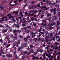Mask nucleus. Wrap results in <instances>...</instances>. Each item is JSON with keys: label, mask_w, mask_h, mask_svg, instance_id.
<instances>
[{"label": "nucleus", "mask_w": 60, "mask_h": 60, "mask_svg": "<svg viewBox=\"0 0 60 60\" xmlns=\"http://www.w3.org/2000/svg\"><path fill=\"white\" fill-rule=\"evenodd\" d=\"M55 22H53L52 23V24H49L48 25V26H54V25H55Z\"/></svg>", "instance_id": "obj_1"}, {"label": "nucleus", "mask_w": 60, "mask_h": 60, "mask_svg": "<svg viewBox=\"0 0 60 60\" xmlns=\"http://www.w3.org/2000/svg\"><path fill=\"white\" fill-rule=\"evenodd\" d=\"M20 41V40H18V41H17V43L15 44L16 46V47H19V45H18V44L19 43Z\"/></svg>", "instance_id": "obj_2"}, {"label": "nucleus", "mask_w": 60, "mask_h": 60, "mask_svg": "<svg viewBox=\"0 0 60 60\" xmlns=\"http://www.w3.org/2000/svg\"><path fill=\"white\" fill-rule=\"evenodd\" d=\"M7 30H8L7 29H6L4 30H2V33H6V32L7 31Z\"/></svg>", "instance_id": "obj_3"}, {"label": "nucleus", "mask_w": 60, "mask_h": 60, "mask_svg": "<svg viewBox=\"0 0 60 60\" xmlns=\"http://www.w3.org/2000/svg\"><path fill=\"white\" fill-rule=\"evenodd\" d=\"M57 23V26H56L57 27L58 26H59V25L60 24V22H59L58 21H57L56 22Z\"/></svg>", "instance_id": "obj_4"}, {"label": "nucleus", "mask_w": 60, "mask_h": 60, "mask_svg": "<svg viewBox=\"0 0 60 60\" xmlns=\"http://www.w3.org/2000/svg\"><path fill=\"white\" fill-rule=\"evenodd\" d=\"M23 47L21 46V47H19L18 49V50L19 51H21V49H23Z\"/></svg>", "instance_id": "obj_5"}, {"label": "nucleus", "mask_w": 60, "mask_h": 60, "mask_svg": "<svg viewBox=\"0 0 60 60\" xmlns=\"http://www.w3.org/2000/svg\"><path fill=\"white\" fill-rule=\"evenodd\" d=\"M38 57H35V56H34L33 58L32 59H34V60L35 59H38Z\"/></svg>", "instance_id": "obj_6"}, {"label": "nucleus", "mask_w": 60, "mask_h": 60, "mask_svg": "<svg viewBox=\"0 0 60 60\" xmlns=\"http://www.w3.org/2000/svg\"><path fill=\"white\" fill-rule=\"evenodd\" d=\"M6 17H5V16H4V17H3L2 18V20H0V22L1 21H4V19Z\"/></svg>", "instance_id": "obj_7"}, {"label": "nucleus", "mask_w": 60, "mask_h": 60, "mask_svg": "<svg viewBox=\"0 0 60 60\" xmlns=\"http://www.w3.org/2000/svg\"><path fill=\"white\" fill-rule=\"evenodd\" d=\"M25 33H28L30 32L29 30H27L26 31H24Z\"/></svg>", "instance_id": "obj_8"}, {"label": "nucleus", "mask_w": 60, "mask_h": 60, "mask_svg": "<svg viewBox=\"0 0 60 60\" xmlns=\"http://www.w3.org/2000/svg\"><path fill=\"white\" fill-rule=\"evenodd\" d=\"M19 13L18 11H15L13 12V13H15V14H18Z\"/></svg>", "instance_id": "obj_9"}, {"label": "nucleus", "mask_w": 60, "mask_h": 60, "mask_svg": "<svg viewBox=\"0 0 60 60\" xmlns=\"http://www.w3.org/2000/svg\"><path fill=\"white\" fill-rule=\"evenodd\" d=\"M55 47L56 48H55V49L56 50V49H57H57H59V48L58 47H57V45L55 46Z\"/></svg>", "instance_id": "obj_10"}, {"label": "nucleus", "mask_w": 60, "mask_h": 60, "mask_svg": "<svg viewBox=\"0 0 60 60\" xmlns=\"http://www.w3.org/2000/svg\"><path fill=\"white\" fill-rule=\"evenodd\" d=\"M33 11V12H34V13H36V12H37L38 11H30V13H31V12H32Z\"/></svg>", "instance_id": "obj_11"}, {"label": "nucleus", "mask_w": 60, "mask_h": 60, "mask_svg": "<svg viewBox=\"0 0 60 60\" xmlns=\"http://www.w3.org/2000/svg\"><path fill=\"white\" fill-rule=\"evenodd\" d=\"M27 21H26L25 20V21H23L22 23H25V24H26V23H27Z\"/></svg>", "instance_id": "obj_12"}, {"label": "nucleus", "mask_w": 60, "mask_h": 60, "mask_svg": "<svg viewBox=\"0 0 60 60\" xmlns=\"http://www.w3.org/2000/svg\"><path fill=\"white\" fill-rule=\"evenodd\" d=\"M39 6H40V4H38L37 5V6H35V8H37V7H39Z\"/></svg>", "instance_id": "obj_13"}, {"label": "nucleus", "mask_w": 60, "mask_h": 60, "mask_svg": "<svg viewBox=\"0 0 60 60\" xmlns=\"http://www.w3.org/2000/svg\"><path fill=\"white\" fill-rule=\"evenodd\" d=\"M27 2L25 5L23 7V8H26L27 5Z\"/></svg>", "instance_id": "obj_14"}, {"label": "nucleus", "mask_w": 60, "mask_h": 60, "mask_svg": "<svg viewBox=\"0 0 60 60\" xmlns=\"http://www.w3.org/2000/svg\"><path fill=\"white\" fill-rule=\"evenodd\" d=\"M11 45L10 44H8L6 46V47L7 48H8L9 47H10V46Z\"/></svg>", "instance_id": "obj_15"}, {"label": "nucleus", "mask_w": 60, "mask_h": 60, "mask_svg": "<svg viewBox=\"0 0 60 60\" xmlns=\"http://www.w3.org/2000/svg\"><path fill=\"white\" fill-rule=\"evenodd\" d=\"M27 29V27H24V28H22L21 29L22 30H23L24 29Z\"/></svg>", "instance_id": "obj_16"}, {"label": "nucleus", "mask_w": 60, "mask_h": 60, "mask_svg": "<svg viewBox=\"0 0 60 60\" xmlns=\"http://www.w3.org/2000/svg\"><path fill=\"white\" fill-rule=\"evenodd\" d=\"M16 32L17 33H19L21 32V31L20 30H17L16 31Z\"/></svg>", "instance_id": "obj_17"}, {"label": "nucleus", "mask_w": 60, "mask_h": 60, "mask_svg": "<svg viewBox=\"0 0 60 60\" xmlns=\"http://www.w3.org/2000/svg\"><path fill=\"white\" fill-rule=\"evenodd\" d=\"M1 51H3V50H2V49H1V50H0V52H1V53L0 54V56H1V54H2H2H4V52H1Z\"/></svg>", "instance_id": "obj_18"}, {"label": "nucleus", "mask_w": 60, "mask_h": 60, "mask_svg": "<svg viewBox=\"0 0 60 60\" xmlns=\"http://www.w3.org/2000/svg\"><path fill=\"white\" fill-rule=\"evenodd\" d=\"M34 13H33L31 15V13H30L29 14V16H30V15H31V16H33V15H34Z\"/></svg>", "instance_id": "obj_19"}, {"label": "nucleus", "mask_w": 60, "mask_h": 60, "mask_svg": "<svg viewBox=\"0 0 60 60\" xmlns=\"http://www.w3.org/2000/svg\"><path fill=\"white\" fill-rule=\"evenodd\" d=\"M59 7V5H56V7L57 8H58Z\"/></svg>", "instance_id": "obj_20"}, {"label": "nucleus", "mask_w": 60, "mask_h": 60, "mask_svg": "<svg viewBox=\"0 0 60 60\" xmlns=\"http://www.w3.org/2000/svg\"><path fill=\"white\" fill-rule=\"evenodd\" d=\"M18 39V37H15L14 38V40H17Z\"/></svg>", "instance_id": "obj_21"}, {"label": "nucleus", "mask_w": 60, "mask_h": 60, "mask_svg": "<svg viewBox=\"0 0 60 60\" xmlns=\"http://www.w3.org/2000/svg\"><path fill=\"white\" fill-rule=\"evenodd\" d=\"M25 43L24 44V46L25 47H26V44H27V43H26V42H25Z\"/></svg>", "instance_id": "obj_22"}, {"label": "nucleus", "mask_w": 60, "mask_h": 60, "mask_svg": "<svg viewBox=\"0 0 60 60\" xmlns=\"http://www.w3.org/2000/svg\"><path fill=\"white\" fill-rule=\"evenodd\" d=\"M33 45H30V49H32L33 48Z\"/></svg>", "instance_id": "obj_23"}, {"label": "nucleus", "mask_w": 60, "mask_h": 60, "mask_svg": "<svg viewBox=\"0 0 60 60\" xmlns=\"http://www.w3.org/2000/svg\"><path fill=\"white\" fill-rule=\"evenodd\" d=\"M31 52V53H34V50L33 49H31L30 51Z\"/></svg>", "instance_id": "obj_24"}, {"label": "nucleus", "mask_w": 60, "mask_h": 60, "mask_svg": "<svg viewBox=\"0 0 60 60\" xmlns=\"http://www.w3.org/2000/svg\"><path fill=\"white\" fill-rule=\"evenodd\" d=\"M15 56L17 59H18V57L17 56V54H15Z\"/></svg>", "instance_id": "obj_25"}, {"label": "nucleus", "mask_w": 60, "mask_h": 60, "mask_svg": "<svg viewBox=\"0 0 60 60\" xmlns=\"http://www.w3.org/2000/svg\"><path fill=\"white\" fill-rule=\"evenodd\" d=\"M37 52H40V49H38Z\"/></svg>", "instance_id": "obj_26"}, {"label": "nucleus", "mask_w": 60, "mask_h": 60, "mask_svg": "<svg viewBox=\"0 0 60 60\" xmlns=\"http://www.w3.org/2000/svg\"><path fill=\"white\" fill-rule=\"evenodd\" d=\"M43 28H44V27H41V28L40 29L41 30H42V29H43Z\"/></svg>", "instance_id": "obj_27"}, {"label": "nucleus", "mask_w": 60, "mask_h": 60, "mask_svg": "<svg viewBox=\"0 0 60 60\" xmlns=\"http://www.w3.org/2000/svg\"><path fill=\"white\" fill-rule=\"evenodd\" d=\"M8 43H10L11 42V41L9 40H8Z\"/></svg>", "instance_id": "obj_28"}, {"label": "nucleus", "mask_w": 60, "mask_h": 60, "mask_svg": "<svg viewBox=\"0 0 60 60\" xmlns=\"http://www.w3.org/2000/svg\"><path fill=\"white\" fill-rule=\"evenodd\" d=\"M55 45H59V43H58L56 42L55 44Z\"/></svg>", "instance_id": "obj_29"}, {"label": "nucleus", "mask_w": 60, "mask_h": 60, "mask_svg": "<svg viewBox=\"0 0 60 60\" xmlns=\"http://www.w3.org/2000/svg\"><path fill=\"white\" fill-rule=\"evenodd\" d=\"M0 41L1 42L3 43V40L2 39H0Z\"/></svg>", "instance_id": "obj_30"}, {"label": "nucleus", "mask_w": 60, "mask_h": 60, "mask_svg": "<svg viewBox=\"0 0 60 60\" xmlns=\"http://www.w3.org/2000/svg\"><path fill=\"white\" fill-rule=\"evenodd\" d=\"M13 33H15L16 32V30H15L13 31Z\"/></svg>", "instance_id": "obj_31"}, {"label": "nucleus", "mask_w": 60, "mask_h": 60, "mask_svg": "<svg viewBox=\"0 0 60 60\" xmlns=\"http://www.w3.org/2000/svg\"><path fill=\"white\" fill-rule=\"evenodd\" d=\"M33 25L34 26H36V24L35 23H34L33 24Z\"/></svg>", "instance_id": "obj_32"}, {"label": "nucleus", "mask_w": 60, "mask_h": 60, "mask_svg": "<svg viewBox=\"0 0 60 60\" xmlns=\"http://www.w3.org/2000/svg\"><path fill=\"white\" fill-rule=\"evenodd\" d=\"M37 54V52H35L34 53V55L35 56H36V54Z\"/></svg>", "instance_id": "obj_33"}, {"label": "nucleus", "mask_w": 60, "mask_h": 60, "mask_svg": "<svg viewBox=\"0 0 60 60\" xmlns=\"http://www.w3.org/2000/svg\"><path fill=\"white\" fill-rule=\"evenodd\" d=\"M31 7L32 9H33L34 8V6H31Z\"/></svg>", "instance_id": "obj_34"}, {"label": "nucleus", "mask_w": 60, "mask_h": 60, "mask_svg": "<svg viewBox=\"0 0 60 60\" xmlns=\"http://www.w3.org/2000/svg\"><path fill=\"white\" fill-rule=\"evenodd\" d=\"M48 57H51V55L50 54H49Z\"/></svg>", "instance_id": "obj_35"}, {"label": "nucleus", "mask_w": 60, "mask_h": 60, "mask_svg": "<svg viewBox=\"0 0 60 60\" xmlns=\"http://www.w3.org/2000/svg\"><path fill=\"white\" fill-rule=\"evenodd\" d=\"M41 41H42V42H43V41H44V40H43V38H41Z\"/></svg>", "instance_id": "obj_36"}, {"label": "nucleus", "mask_w": 60, "mask_h": 60, "mask_svg": "<svg viewBox=\"0 0 60 60\" xmlns=\"http://www.w3.org/2000/svg\"><path fill=\"white\" fill-rule=\"evenodd\" d=\"M50 15H51L50 14H48L47 15V17H49V16H50Z\"/></svg>", "instance_id": "obj_37"}, {"label": "nucleus", "mask_w": 60, "mask_h": 60, "mask_svg": "<svg viewBox=\"0 0 60 60\" xmlns=\"http://www.w3.org/2000/svg\"><path fill=\"white\" fill-rule=\"evenodd\" d=\"M7 57H9V56H10V55L7 54Z\"/></svg>", "instance_id": "obj_38"}, {"label": "nucleus", "mask_w": 60, "mask_h": 60, "mask_svg": "<svg viewBox=\"0 0 60 60\" xmlns=\"http://www.w3.org/2000/svg\"><path fill=\"white\" fill-rule=\"evenodd\" d=\"M40 52H41V53H42V52H43V50L42 49H41L40 50Z\"/></svg>", "instance_id": "obj_39"}, {"label": "nucleus", "mask_w": 60, "mask_h": 60, "mask_svg": "<svg viewBox=\"0 0 60 60\" xmlns=\"http://www.w3.org/2000/svg\"><path fill=\"white\" fill-rule=\"evenodd\" d=\"M56 19H57V16H55L54 19H55V20H56Z\"/></svg>", "instance_id": "obj_40"}, {"label": "nucleus", "mask_w": 60, "mask_h": 60, "mask_svg": "<svg viewBox=\"0 0 60 60\" xmlns=\"http://www.w3.org/2000/svg\"><path fill=\"white\" fill-rule=\"evenodd\" d=\"M51 4L52 5H54V4H56V3H51Z\"/></svg>", "instance_id": "obj_41"}, {"label": "nucleus", "mask_w": 60, "mask_h": 60, "mask_svg": "<svg viewBox=\"0 0 60 60\" xmlns=\"http://www.w3.org/2000/svg\"><path fill=\"white\" fill-rule=\"evenodd\" d=\"M14 49L15 50H16V49H17V48H16V47L15 46L14 47Z\"/></svg>", "instance_id": "obj_42"}, {"label": "nucleus", "mask_w": 60, "mask_h": 60, "mask_svg": "<svg viewBox=\"0 0 60 60\" xmlns=\"http://www.w3.org/2000/svg\"><path fill=\"white\" fill-rule=\"evenodd\" d=\"M15 54H16V51H15L14 52V55H15Z\"/></svg>", "instance_id": "obj_43"}, {"label": "nucleus", "mask_w": 60, "mask_h": 60, "mask_svg": "<svg viewBox=\"0 0 60 60\" xmlns=\"http://www.w3.org/2000/svg\"><path fill=\"white\" fill-rule=\"evenodd\" d=\"M56 52H56V51H55V52H54V53H53V55H55V54L56 53Z\"/></svg>", "instance_id": "obj_44"}, {"label": "nucleus", "mask_w": 60, "mask_h": 60, "mask_svg": "<svg viewBox=\"0 0 60 60\" xmlns=\"http://www.w3.org/2000/svg\"><path fill=\"white\" fill-rule=\"evenodd\" d=\"M48 34H49V35H50V36L51 37L52 36V34H49V33H48Z\"/></svg>", "instance_id": "obj_45"}, {"label": "nucleus", "mask_w": 60, "mask_h": 60, "mask_svg": "<svg viewBox=\"0 0 60 60\" xmlns=\"http://www.w3.org/2000/svg\"><path fill=\"white\" fill-rule=\"evenodd\" d=\"M24 40L25 41H27V39H26V38H24Z\"/></svg>", "instance_id": "obj_46"}, {"label": "nucleus", "mask_w": 60, "mask_h": 60, "mask_svg": "<svg viewBox=\"0 0 60 60\" xmlns=\"http://www.w3.org/2000/svg\"><path fill=\"white\" fill-rule=\"evenodd\" d=\"M56 4H57V3H58V1L57 0H56Z\"/></svg>", "instance_id": "obj_47"}, {"label": "nucleus", "mask_w": 60, "mask_h": 60, "mask_svg": "<svg viewBox=\"0 0 60 60\" xmlns=\"http://www.w3.org/2000/svg\"><path fill=\"white\" fill-rule=\"evenodd\" d=\"M25 13L26 15H28V14L27 12H25Z\"/></svg>", "instance_id": "obj_48"}, {"label": "nucleus", "mask_w": 60, "mask_h": 60, "mask_svg": "<svg viewBox=\"0 0 60 60\" xmlns=\"http://www.w3.org/2000/svg\"><path fill=\"white\" fill-rule=\"evenodd\" d=\"M22 26H26V25L25 24H23L22 25Z\"/></svg>", "instance_id": "obj_49"}, {"label": "nucleus", "mask_w": 60, "mask_h": 60, "mask_svg": "<svg viewBox=\"0 0 60 60\" xmlns=\"http://www.w3.org/2000/svg\"><path fill=\"white\" fill-rule=\"evenodd\" d=\"M24 54H26V53H27V52H26V51H25L24 52Z\"/></svg>", "instance_id": "obj_50"}, {"label": "nucleus", "mask_w": 60, "mask_h": 60, "mask_svg": "<svg viewBox=\"0 0 60 60\" xmlns=\"http://www.w3.org/2000/svg\"><path fill=\"white\" fill-rule=\"evenodd\" d=\"M37 40V38H35L34 39V41H36V40Z\"/></svg>", "instance_id": "obj_51"}, {"label": "nucleus", "mask_w": 60, "mask_h": 60, "mask_svg": "<svg viewBox=\"0 0 60 60\" xmlns=\"http://www.w3.org/2000/svg\"><path fill=\"white\" fill-rule=\"evenodd\" d=\"M56 11H54L53 12V14H54L55 15L56 14Z\"/></svg>", "instance_id": "obj_52"}, {"label": "nucleus", "mask_w": 60, "mask_h": 60, "mask_svg": "<svg viewBox=\"0 0 60 60\" xmlns=\"http://www.w3.org/2000/svg\"><path fill=\"white\" fill-rule=\"evenodd\" d=\"M47 25V24L46 23H45L44 24V26H46Z\"/></svg>", "instance_id": "obj_53"}, {"label": "nucleus", "mask_w": 60, "mask_h": 60, "mask_svg": "<svg viewBox=\"0 0 60 60\" xmlns=\"http://www.w3.org/2000/svg\"><path fill=\"white\" fill-rule=\"evenodd\" d=\"M26 38H27V39H28V38H30V37L29 36H27V37Z\"/></svg>", "instance_id": "obj_54"}, {"label": "nucleus", "mask_w": 60, "mask_h": 60, "mask_svg": "<svg viewBox=\"0 0 60 60\" xmlns=\"http://www.w3.org/2000/svg\"><path fill=\"white\" fill-rule=\"evenodd\" d=\"M51 4V2H49V5H50V4Z\"/></svg>", "instance_id": "obj_55"}, {"label": "nucleus", "mask_w": 60, "mask_h": 60, "mask_svg": "<svg viewBox=\"0 0 60 60\" xmlns=\"http://www.w3.org/2000/svg\"><path fill=\"white\" fill-rule=\"evenodd\" d=\"M50 12H52V11H53V9H51L50 10Z\"/></svg>", "instance_id": "obj_56"}, {"label": "nucleus", "mask_w": 60, "mask_h": 60, "mask_svg": "<svg viewBox=\"0 0 60 60\" xmlns=\"http://www.w3.org/2000/svg\"><path fill=\"white\" fill-rule=\"evenodd\" d=\"M31 19V20H34V18H32Z\"/></svg>", "instance_id": "obj_57"}, {"label": "nucleus", "mask_w": 60, "mask_h": 60, "mask_svg": "<svg viewBox=\"0 0 60 60\" xmlns=\"http://www.w3.org/2000/svg\"><path fill=\"white\" fill-rule=\"evenodd\" d=\"M41 30L40 29H39V30L38 31V32H41Z\"/></svg>", "instance_id": "obj_58"}, {"label": "nucleus", "mask_w": 60, "mask_h": 60, "mask_svg": "<svg viewBox=\"0 0 60 60\" xmlns=\"http://www.w3.org/2000/svg\"><path fill=\"white\" fill-rule=\"evenodd\" d=\"M53 28V27H50L49 28V29H52Z\"/></svg>", "instance_id": "obj_59"}, {"label": "nucleus", "mask_w": 60, "mask_h": 60, "mask_svg": "<svg viewBox=\"0 0 60 60\" xmlns=\"http://www.w3.org/2000/svg\"><path fill=\"white\" fill-rule=\"evenodd\" d=\"M53 11H56V8H54L53 9Z\"/></svg>", "instance_id": "obj_60"}, {"label": "nucleus", "mask_w": 60, "mask_h": 60, "mask_svg": "<svg viewBox=\"0 0 60 60\" xmlns=\"http://www.w3.org/2000/svg\"><path fill=\"white\" fill-rule=\"evenodd\" d=\"M25 58V56H24L22 57V59H24Z\"/></svg>", "instance_id": "obj_61"}, {"label": "nucleus", "mask_w": 60, "mask_h": 60, "mask_svg": "<svg viewBox=\"0 0 60 60\" xmlns=\"http://www.w3.org/2000/svg\"><path fill=\"white\" fill-rule=\"evenodd\" d=\"M49 38V37L48 36H47L46 37L45 39H46V38Z\"/></svg>", "instance_id": "obj_62"}, {"label": "nucleus", "mask_w": 60, "mask_h": 60, "mask_svg": "<svg viewBox=\"0 0 60 60\" xmlns=\"http://www.w3.org/2000/svg\"><path fill=\"white\" fill-rule=\"evenodd\" d=\"M34 1H33L32 2V4H34Z\"/></svg>", "instance_id": "obj_63"}, {"label": "nucleus", "mask_w": 60, "mask_h": 60, "mask_svg": "<svg viewBox=\"0 0 60 60\" xmlns=\"http://www.w3.org/2000/svg\"><path fill=\"white\" fill-rule=\"evenodd\" d=\"M45 34H48V32H45Z\"/></svg>", "instance_id": "obj_64"}]
</instances>
